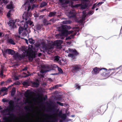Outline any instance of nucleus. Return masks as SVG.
Masks as SVG:
<instances>
[{
  "instance_id": "7ed1b4c3",
  "label": "nucleus",
  "mask_w": 122,
  "mask_h": 122,
  "mask_svg": "<svg viewBox=\"0 0 122 122\" xmlns=\"http://www.w3.org/2000/svg\"><path fill=\"white\" fill-rule=\"evenodd\" d=\"M56 114H54L52 115L48 114H45L44 116H46V120L44 122H57V118L56 117Z\"/></svg>"
},
{
  "instance_id": "8fccbe9b",
  "label": "nucleus",
  "mask_w": 122,
  "mask_h": 122,
  "mask_svg": "<svg viewBox=\"0 0 122 122\" xmlns=\"http://www.w3.org/2000/svg\"><path fill=\"white\" fill-rule=\"evenodd\" d=\"M10 10L7 13V16L9 17H10Z\"/></svg>"
},
{
  "instance_id": "69168bd1",
  "label": "nucleus",
  "mask_w": 122,
  "mask_h": 122,
  "mask_svg": "<svg viewBox=\"0 0 122 122\" xmlns=\"http://www.w3.org/2000/svg\"><path fill=\"white\" fill-rule=\"evenodd\" d=\"M42 55V54L41 53H39L38 54V56L39 57Z\"/></svg>"
},
{
  "instance_id": "5701e85b",
  "label": "nucleus",
  "mask_w": 122,
  "mask_h": 122,
  "mask_svg": "<svg viewBox=\"0 0 122 122\" xmlns=\"http://www.w3.org/2000/svg\"><path fill=\"white\" fill-rule=\"evenodd\" d=\"M65 32V35L66 36H67L68 34H71L73 32V31L72 30H71L70 31H68V30H65L64 31Z\"/></svg>"
},
{
  "instance_id": "cd10ccee",
  "label": "nucleus",
  "mask_w": 122,
  "mask_h": 122,
  "mask_svg": "<svg viewBox=\"0 0 122 122\" xmlns=\"http://www.w3.org/2000/svg\"><path fill=\"white\" fill-rule=\"evenodd\" d=\"M24 86H29V83L28 81H24L22 83Z\"/></svg>"
},
{
  "instance_id": "bb28decb",
  "label": "nucleus",
  "mask_w": 122,
  "mask_h": 122,
  "mask_svg": "<svg viewBox=\"0 0 122 122\" xmlns=\"http://www.w3.org/2000/svg\"><path fill=\"white\" fill-rule=\"evenodd\" d=\"M82 18L83 19V20H85V18L86 16V11H83L82 12Z\"/></svg>"
},
{
  "instance_id": "ddd939ff",
  "label": "nucleus",
  "mask_w": 122,
  "mask_h": 122,
  "mask_svg": "<svg viewBox=\"0 0 122 122\" xmlns=\"http://www.w3.org/2000/svg\"><path fill=\"white\" fill-rule=\"evenodd\" d=\"M15 21L13 20H10L8 22L9 25L11 26L12 28H14L15 27H16V26L15 25Z\"/></svg>"
},
{
  "instance_id": "49530a36",
  "label": "nucleus",
  "mask_w": 122,
  "mask_h": 122,
  "mask_svg": "<svg viewBox=\"0 0 122 122\" xmlns=\"http://www.w3.org/2000/svg\"><path fill=\"white\" fill-rule=\"evenodd\" d=\"M56 103L61 106H63V103H61L59 102H57Z\"/></svg>"
},
{
  "instance_id": "b1692460",
  "label": "nucleus",
  "mask_w": 122,
  "mask_h": 122,
  "mask_svg": "<svg viewBox=\"0 0 122 122\" xmlns=\"http://www.w3.org/2000/svg\"><path fill=\"white\" fill-rule=\"evenodd\" d=\"M31 83H32V86L34 87H37L39 86V84L37 82H32Z\"/></svg>"
},
{
  "instance_id": "f704fd0d",
  "label": "nucleus",
  "mask_w": 122,
  "mask_h": 122,
  "mask_svg": "<svg viewBox=\"0 0 122 122\" xmlns=\"http://www.w3.org/2000/svg\"><path fill=\"white\" fill-rule=\"evenodd\" d=\"M47 3L45 2L42 3L40 5V7H44L47 5Z\"/></svg>"
},
{
  "instance_id": "0e129e2a",
  "label": "nucleus",
  "mask_w": 122,
  "mask_h": 122,
  "mask_svg": "<svg viewBox=\"0 0 122 122\" xmlns=\"http://www.w3.org/2000/svg\"><path fill=\"white\" fill-rule=\"evenodd\" d=\"M3 34V33L2 32H0V38L2 37Z\"/></svg>"
},
{
  "instance_id": "473e14b6",
  "label": "nucleus",
  "mask_w": 122,
  "mask_h": 122,
  "mask_svg": "<svg viewBox=\"0 0 122 122\" xmlns=\"http://www.w3.org/2000/svg\"><path fill=\"white\" fill-rule=\"evenodd\" d=\"M81 5V4H77L75 5H71V6L72 8H78Z\"/></svg>"
},
{
  "instance_id": "13d9d810",
  "label": "nucleus",
  "mask_w": 122,
  "mask_h": 122,
  "mask_svg": "<svg viewBox=\"0 0 122 122\" xmlns=\"http://www.w3.org/2000/svg\"><path fill=\"white\" fill-rule=\"evenodd\" d=\"M76 33H74V34L73 35L72 34L71 35V37H72V38H73L74 37V36H75L76 35Z\"/></svg>"
},
{
  "instance_id": "72a5a7b5",
  "label": "nucleus",
  "mask_w": 122,
  "mask_h": 122,
  "mask_svg": "<svg viewBox=\"0 0 122 122\" xmlns=\"http://www.w3.org/2000/svg\"><path fill=\"white\" fill-rule=\"evenodd\" d=\"M23 28L21 27H19V30L18 32L20 35L21 33L22 32V31L23 30Z\"/></svg>"
},
{
  "instance_id": "a878e982",
  "label": "nucleus",
  "mask_w": 122,
  "mask_h": 122,
  "mask_svg": "<svg viewBox=\"0 0 122 122\" xmlns=\"http://www.w3.org/2000/svg\"><path fill=\"white\" fill-rule=\"evenodd\" d=\"M56 66H57V67L58 68V70L59 72L61 74H62L63 73V72L62 71V69H61V68L58 67V66H56V65H54L53 66L54 67H56Z\"/></svg>"
},
{
  "instance_id": "79ce46f5",
  "label": "nucleus",
  "mask_w": 122,
  "mask_h": 122,
  "mask_svg": "<svg viewBox=\"0 0 122 122\" xmlns=\"http://www.w3.org/2000/svg\"><path fill=\"white\" fill-rule=\"evenodd\" d=\"M12 82V81L10 78L8 79L7 80L5 81V83H8Z\"/></svg>"
},
{
  "instance_id": "dca6fc26",
  "label": "nucleus",
  "mask_w": 122,
  "mask_h": 122,
  "mask_svg": "<svg viewBox=\"0 0 122 122\" xmlns=\"http://www.w3.org/2000/svg\"><path fill=\"white\" fill-rule=\"evenodd\" d=\"M103 3V2H99L97 4H96V3L94 4L91 8V9H94L95 7H97V6H98V7L99 6L101 5Z\"/></svg>"
},
{
  "instance_id": "2f4dec72",
  "label": "nucleus",
  "mask_w": 122,
  "mask_h": 122,
  "mask_svg": "<svg viewBox=\"0 0 122 122\" xmlns=\"http://www.w3.org/2000/svg\"><path fill=\"white\" fill-rule=\"evenodd\" d=\"M28 41L30 44H34L35 42V40L33 39L32 38H29Z\"/></svg>"
},
{
  "instance_id": "1a4fd4ad",
  "label": "nucleus",
  "mask_w": 122,
  "mask_h": 122,
  "mask_svg": "<svg viewBox=\"0 0 122 122\" xmlns=\"http://www.w3.org/2000/svg\"><path fill=\"white\" fill-rule=\"evenodd\" d=\"M41 47L43 50L46 51H48L49 50L52 48L51 46H50L45 43L43 42L42 43Z\"/></svg>"
},
{
  "instance_id": "412c9836",
  "label": "nucleus",
  "mask_w": 122,
  "mask_h": 122,
  "mask_svg": "<svg viewBox=\"0 0 122 122\" xmlns=\"http://www.w3.org/2000/svg\"><path fill=\"white\" fill-rule=\"evenodd\" d=\"M88 5V4L86 3H85L84 4H83L81 5V9H85L87 7Z\"/></svg>"
},
{
  "instance_id": "37998d69",
  "label": "nucleus",
  "mask_w": 122,
  "mask_h": 122,
  "mask_svg": "<svg viewBox=\"0 0 122 122\" xmlns=\"http://www.w3.org/2000/svg\"><path fill=\"white\" fill-rule=\"evenodd\" d=\"M59 87V85H56L53 87L52 88V89H54L55 88H57Z\"/></svg>"
},
{
  "instance_id": "f8f14e48",
  "label": "nucleus",
  "mask_w": 122,
  "mask_h": 122,
  "mask_svg": "<svg viewBox=\"0 0 122 122\" xmlns=\"http://www.w3.org/2000/svg\"><path fill=\"white\" fill-rule=\"evenodd\" d=\"M71 28V27L70 26L67 25H63L59 27V29H61L64 31L70 29Z\"/></svg>"
},
{
  "instance_id": "de8ad7c7",
  "label": "nucleus",
  "mask_w": 122,
  "mask_h": 122,
  "mask_svg": "<svg viewBox=\"0 0 122 122\" xmlns=\"http://www.w3.org/2000/svg\"><path fill=\"white\" fill-rule=\"evenodd\" d=\"M69 1L68 0H66L65 1V2H64V5H66L67 4H68L69 3Z\"/></svg>"
},
{
  "instance_id": "9d476101",
  "label": "nucleus",
  "mask_w": 122,
  "mask_h": 122,
  "mask_svg": "<svg viewBox=\"0 0 122 122\" xmlns=\"http://www.w3.org/2000/svg\"><path fill=\"white\" fill-rule=\"evenodd\" d=\"M63 41L61 40H57L55 41L53 44L54 46H56L58 48L61 47V44L62 43Z\"/></svg>"
},
{
  "instance_id": "4468645a",
  "label": "nucleus",
  "mask_w": 122,
  "mask_h": 122,
  "mask_svg": "<svg viewBox=\"0 0 122 122\" xmlns=\"http://www.w3.org/2000/svg\"><path fill=\"white\" fill-rule=\"evenodd\" d=\"M33 23V22L31 21L30 20H28L27 21H26V24L24 25L25 29L26 30L27 28L28 25H31Z\"/></svg>"
},
{
  "instance_id": "e2e57ef3",
  "label": "nucleus",
  "mask_w": 122,
  "mask_h": 122,
  "mask_svg": "<svg viewBox=\"0 0 122 122\" xmlns=\"http://www.w3.org/2000/svg\"><path fill=\"white\" fill-rule=\"evenodd\" d=\"M47 97L46 96V97H43L42 98V99L44 100H45L47 98Z\"/></svg>"
},
{
  "instance_id": "9b49d317",
  "label": "nucleus",
  "mask_w": 122,
  "mask_h": 122,
  "mask_svg": "<svg viewBox=\"0 0 122 122\" xmlns=\"http://www.w3.org/2000/svg\"><path fill=\"white\" fill-rule=\"evenodd\" d=\"M15 55L17 56V58L20 60L23 59L25 57H26V55L25 54V53L24 52L23 53L21 54H19L18 53H17Z\"/></svg>"
},
{
  "instance_id": "7c9ffc66",
  "label": "nucleus",
  "mask_w": 122,
  "mask_h": 122,
  "mask_svg": "<svg viewBox=\"0 0 122 122\" xmlns=\"http://www.w3.org/2000/svg\"><path fill=\"white\" fill-rule=\"evenodd\" d=\"M59 64L61 66H63L64 65V60L63 59L61 60H59L58 62Z\"/></svg>"
},
{
  "instance_id": "39448f33",
  "label": "nucleus",
  "mask_w": 122,
  "mask_h": 122,
  "mask_svg": "<svg viewBox=\"0 0 122 122\" xmlns=\"http://www.w3.org/2000/svg\"><path fill=\"white\" fill-rule=\"evenodd\" d=\"M58 30L61 31L60 33L57 34L55 36L56 38L58 39H63L65 36H66L65 35V32L62 30L59 29Z\"/></svg>"
},
{
  "instance_id": "c03bdc74",
  "label": "nucleus",
  "mask_w": 122,
  "mask_h": 122,
  "mask_svg": "<svg viewBox=\"0 0 122 122\" xmlns=\"http://www.w3.org/2000/svg\"><path fill=\"white\" fill-rule=\"evenodd\" d=\"M72 38V37L71 36V35L70 36H69L66 37V40H70Z\"/></svg>"
},
{
  "instance_id": "680f3d73",
  "label": "nucleus",
  "mask_w": 122,
  "mask_h": 122,
  "mask_svg": "<svg viewBox=\"0 0 122 122\" xmlns=\"http://www.w3.org/2000/svg\"><path fill=\"white\" fill-rule=\"evenodd\" d=\"M46 10V9L45 8V9H42L41 10H40V11L41 12H42V11H43Z\"/></svg>"
},
{
  "instance_id": "052dcab7",
  "label": "nucleus",
  "mask_w": 122,
  "mask_h": 122,
  "mask_svg": "<svg viewBox=\"0 0 122 122\" xmlns=\"http://www.w3.org/2000/svg\"><path fill=\"white\" fill-rule=\"evenodd\" d=\"M4 83H5V81H3L1 82V84H0V85L1 86L3 85V84Z\"/></svg>"
},
{
  "instance_id": "393cba45",
  "label": "nucleus",
  "mask_w": 122,
  "mask_h": 122,
  "mask_svg": "<svg viewBox=\"0 0 122 122\" xmlns=\"http://www.w3.org/2000/svg\"><path fill=\"white\" fill-rule=\"evenodd\" d=\"M42 25H37L36 26V29L38 30H40L41 29L42 27Z\"/></svg>"
},
{
  "instance_id": "774afa93",
  "label": "nucleus",
  "mask_w": 122,
  "mask_h": 122,
  "mask_svg": "<svg viewBox=\"0 0 122 122\" xmlns=\"http://www.w3.org/2000/svg\"><path fill=\"white\" fill-rule=\"evenodd\" d=\"M14 78L15 80H17L18 79V77L17 76H15Z\"/></svg>"
},
{
  "instance_id": "864d4df0",
  "label": "nucleus",
  "mask_w": 122,
  "mask_h": 122,
  "mask_svg": "<svg viewBox=\"0 0 122 122\" xmlns=\"http://www.w3.org/2000/svg\"><path fill=\"white\" fill-rule=\"evenodd\" d=\"M27 67H25L22 70V71H26L27 70Z\"/></svg>"
},
{
  "instance_id": "f3484780",
  "label": "nucleus",
  "mask_w": 122,
  "mask_h": 122,
  "mask_svg": "<svg viewBox=\"0 0 122 122\" xmlns=\"http://www.w3.org/2000/svg\"><path fill=\"white\" fill-rule=\"evenodd\" d=\"M8 43L13 45L15 44V43L14 42V41L11 38H10L7 40Z\"/></svg>"
},
{
  "instance_id": "f03ea898",
  "label": "nucleus",
  "mask_w": 122,
  "mask_h": 122,
  "mask_svg": "<svg viewBox=\"0 0 122 122\" xmlns=\"http://www.w3.org/2000/svg\"><path fill=\"white\" fill-rule=\"evenodd\" d=\"M69 52L70 53L68 55V56L71 58V60L73 61H76L77 56L79 54V53L77 52L75 49H73L69 48L68 49Z\"/></svg>"
},
{
  "instance_id": "bf43d9fd",
  "label": "nucleus",
  "mask_w": 122,
  "mask_h": 122,
  "mask_svg": "<svg viewBox=\"0 0 122 122\" xmlns=\"http://www.w3.org/2000/svg\"><path fill=\"white\" fill-rule=\"evenodd\" d=\"M2 101L3 102H7V100L5 99H3L2 100Z\"/></svg>"
},
{
  "instance_id": "0eeeda50",
  "label": "nucleus",
  "mask_w": 122,
  "mask_h": 122,
  "mask_svg": "<svg viewBox=\"0 0 122 122\" xmlns=\"http://www.w3.org/2000/svg\"><path fill=\"white\" fill-rule=\"evenodd\" d=\"M81 66L80 65H75L72 66V71L73 73H75L81 70Z\"/></svg>"
},
{
  "instance_id": "a18cd8bd",
  "label": "nucleus",
  "mask_w": 122,
  "mask_h": 122,
  "mask_svg": "<svg viewBox=\"0 0 122 122\" xmlns=\"http://www.w3.org/2000/svg\"><path fill=\"white\" fill-rule=\"evenodd\" d=\"M59 0L60 2L62 3V5H63L64 1L66 0Z\"/></svg>"
},
{
  "instance_id": "3c124183",
  "label": "nucleus",
  "mask_w": 122,
  "mask_h": 122,
  "mask_svg": "<svg viewBox=\"0 0 122 122\" xmlns=\"http://www.w3.org/2000/svg\"><path fill=\"white\" fill-rule=\"evenodd\" d=\"M69 16L70 18L74 17L76 16V15L75 14H73L72 15H70Z\"/></svg>"
},
{
  "instance_id": "2eb2a0df",
  "label": "nucleus",
  "mask_w": 122,
  "mask_h": 122,
  "mask_svg": "<svg viewBox=\"0 0 122 122\" xmlns=\"http://www.w3.org/2000/svg\"><path fill=\"white\" fill-rule=\"evenodd\" d=\"M94 74H95L98 73L99 72L101 71V69L100 68L96 67L93 69Z\"/></svg>"
},
{
  "instance_id": "338daca9",
  "label": "nucleus",
  "mask_w": 122,
  "mask_h": 122,
  "mask_svg": "<svg viewBox=\"0 0 122 122\" xmlns=\"http://www.w3.org/2000/svg\"><path fill=\"white\" fill-rule=\"evenodd\" d=\"M119 68L120 69V70H121V71H122V65L120 66Z\"/></svg>"
},
{
  "instance_id": "6ab92c4d",
  "label": "nucleus",
  "mask_w": 122,
  "mask_h": 122,
  "mask_svg": "<svg viewBox=\"0 0 122 122\" xmlns=\"http://www.w3.org/2000/svg\"><path fill=\"white\" fill-rule=\"evenodd\" d=\"M56 13V12L55 11L50 12L48 15V16L49 17L54 16L55 15Z\"/></svg>"
},
{
  "instance_id": "f257e3e1",
  "label": "nucleus",
  "mask_w": 122,
  "mask_h": 122,
  "mask_svg": "<svg viewBox=\"0 0 122 122\" xmlns=\"http://www.w3.org/2000/svg\"><path fill=\"white\" fill-rule=\"evenodd\" d=\"M27 47H22L23 53H25V54L26 53V56L28 57L29 60L32 61L33 58L36 57V52L35 51H33L31 48L29 47L27 49Z\"/></svg>"
},
{
  "instance_id": "e433bc0d",
  "label": "nucleus",
  "mask_w": 122,
  "mask_h": 122,
  "mask_svg": "<svg viewBox=\"0 0 122 122\" xmlns=\"http://www.w3.org/2000/svg\"><path fill=\"white\" fill-rule=\"evenodd\" d=\"M16 91L15 89H13L11 93V96H13L15 93Z\"/></svg>"
},
{
  "instance_id": "a211bd4d",
  "label": "nucleus",
  "mask_w": 122,
  "mask_h": 122,
  "mask_svg": "<svg viewBox=\"0 0 122 122\" xmlns=\"http://www.w3.org/2000/svg\"><path fill=\"white\" fill-rule=\"evenodd\" d=\"M28 17V13H26L25 14H23L22 16L23 21H26L27 20Z\"/></svg>"
},
{
  "instance_id": "5fc2aeb1",
  "label": "nucleus",
  "mask_w": 122,
  "mask_h": 122,
  "mask_svg": "<svg viewBox=\"0 0 122 122\" xmlns=\"http://www.w3.org/2000/svg\"><path fill=\"white\" fill-rule=\"evenodd\" d=\"M0 75L1 76H3V71H0Z\"/></svg>"
},
{
  "instance_id": "58836bf2",
  "label": "nucleus",
  "mask_w": 122,
  "mask_h": 122,
  "mask_svg": "<svg viewBox=\"0 0 122 122\" xmlns=\"http://www.w3.org/2000/svg\"><path fill=\"white\" fill-rule=\"evenodd\" d=\"M7 8L8 9H10L13 8V7L11 5H7L6 6Z\"/></svg>"
},
{
  "instance_id": "4d7b16f0",
  "label": "nucleus",
  "mask_w": 122,
  "mask_h": 122,
  "mask_svg": "<svg viewBox=\"0 0 122 122\" xmlns=\"http://www.w3.org/2000/svg\"><path fill=\"white\" fill-rule=\"evenodd\" d=\"M20 84V82L19 81L16 82L14 83V84L15 85H19Z\"/></svg>"
},
{
  "instance_id": "c9c22d12",
  "label": "nucleus",
  "mask_w": 122,
  "mask_h": 122,
  "mask_svg": "<svg viewBox=\"0 0 122 122\" xmlns=\"http://www.w3.org/2000/svg\"><path fill=\"white\" fill-rule=\"evenodd\" d=\"M75 87L76 89H77L78 90L80 89L81 88L80 86L79 85V84L77 83L75 84Z\"/></svg>"
},
{
  "instance_id": "c85d7f7f",
  "label": "nucleus",
  "mask_w": 122,
  "mask_h": 122,
  "mask_svg": "<svg viewBox=\"0 0 122 122\" xmlns=\"http://www.w3.org/2000/svg\"><path fill=\"white\" fill-rule=\"evenodd\" d=\"M60 58V57L58 56H55L54 58V60L56 62H59V61Z\"/></svg>"
},
{
  "instance_id": "a19ab883",
  "label": "nucleus",
  "mask_w": 122,
  "mask_h": 122,
  "mask_svg": "<svg viewBox=\"0 0 122 122\" xmlns=\"http://www.w3.org/2000/svg\"><path fill=\"white\" fill-rule=\"evenodd\" d=\"M14 102L12 101H11L9 102V104L13 107L14 106Z\"/></svg>"
},
{
  "instance_id": "aec40b11",
  "label": "nucleus",
  "mask_w": 122,
  "mask_h": 122,
  "mask_svg": "<svg viewBox=\"0 0 122 122\" xmlns=\"http://www.w3.org/2000/svg\"><path fill=\"white\" fill-rule=\"evenodd\" d=\"M60 117H61L63 120H65L66 118V114H62V113H61V114H60L59 115Z\"/></svg>"
},
{
  "instance_id": "09e8293b",
  "label": "nucleus",
  "mask_w": 122,
  "mask_h": 122,
  "mask_svg": "<svg viewBox=\"0 0 122 122\" xmlns=\"http://www.w3.org/2000/svg\"><path fill=\"white\" fill-rule=\"evenodd\" d=\"M84 20H83V19H82H82H81L78 22L79 23H83L84 21Z\"/></svg>"
},
{
  "instance_id": "20e7f679",
  "label": "nucleus",
  "mask_w": 122,
  "mask_h": 122,
  "mask_svg": "<svg viewBox=\"0 0 122 122\" xmlns=\"http://www.w3.org/2000/svg\"><path fill=\"white\" fill-rule=\"evenodd\" d=\"M10 112H9L7 114V115H9L11 117L9 116H4L3 118V119L6 122H11L12 120L13 119V118L12 117H15V115L13 113H11L10 114Z\"/></svg>"
},
{
  "instance_id": "6e6552de",
  "label": "nucleus",
  "mask_w": 122,
  "mask_h": 122,
  "mask_svg": "<svg viewBox=\"0 0 122 122\" xmlns=\"http://www.w3.org/2000/svg\"><path fill=\"white\" fill-rule=\"evenodd\" d=\"M3 55L4 56L6 53H7L9 54H11L12 55H14L15 53V51L10 49H7L4 51L2 50Z\"/></svg>"
},
{
  "instance_id": "ea45409f",
  "label": "nucleus",
  "mask_w": 122,
  "mask_h": 122,
  "mask_svg": "<svg viewBox=\"0 0 122 122\" xmlns=\"http://www.w3.org/2000/svg\"><path fill=\"white\" fill-rule=\"evenodd\" d=\"M7 89L5 87L2 88L1 90V91L2 92L7 91Z\"/></svg>"
},
{
  "instance_id": "6e6d98bb",
  "label": "nucleus",
  "mask_w": 122,
  "mask_h": 122,
  "mask_svg": "<svg viewBox=\"0 0 122 122\" xmlns=\"http://www.w3.org/2000/svg\"><path fill=\"white\" fill-rule=\"evenodd\" d=\"M15 37L16 39L19 38H20V36H16Z\"/></svg>"
},
{
  "instance_id": "603ef678",
  "label": "nucleus",
  "mask_w": 122,
  "mask_h": 122,
  "mask_svg": "<svg viewBox=\"0 0 122 122\" xmlns=\"http://www.w3.org/2000/svg\"><path fill=\"white\" fill-rule=\"evenodd\" d=\"M31 94L30 92H28L27 93H26L25 94V97L26 96H28L29 95H30Z\"/></svg>"
},
{
  "instance_id": "c756f323",
  "label": "nucleus",
  "mask_w": 122,
  "mask_h": 122,
  "mask_svg": "<svg viewBox=\"0 0 122 122\" xmlns=\"http://www.w3.org/2000/svg\"><path fill=\"white\" fill-rule=\"evenodd\" d=\"M71 22L70 20H66L63 21L62 22V23L63 24H70L71 23Z\"/></svg>"
},
{
  "instance_id": "4be33fe9",
  "label": "nucleus",
  "mask_w": 122,
  "mask_h": 122,
  "mask_svg": "<svg viewBox=\"0 0 122 122\" xmlns=\"http://www.w3.org/2000/svg\"><path fill=\"white\" fill-rule=\"evenodd\" d=\"M43 23L44 25H48L49 24H51V23H49L47 20L46 19H44L43 20Z\"/></svg>"
},
{
  "instance_id": "4c0bfd02",
  "label": "nucleus",
  "mask_w": 122,
  "mask_h": 122,
  "mask_svg": "<svg viewBox=\"0 0 122 122\" xmlns=\"http://www.w3.org/2000/svg\"><path fill=\"white\" fill-rule=\"evenodd\" d=\"M92 10L89 11V12L88 13V14L89 15H92L94 13V9Z\"/></svg>"
},
{
  "instance_id": "423d86ee",
  "label": "nucleus",
  "mask_w": 122,
  "mask_h": 122,
  "mask_svg": "<svg viewBox=\"0 0 122 122\" xmlns=\"http://www.w3.org/2000/svg\"><path fill=\"white\" fill-rule=\"evenodd\" d=\"M101 71L99 72L101 73V75L105 77H107L109 76L111 74H110V72H108L107 71L108 70L105 68H101Z\"/></svg>"
}]
</instances>
